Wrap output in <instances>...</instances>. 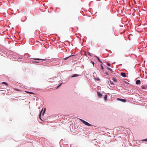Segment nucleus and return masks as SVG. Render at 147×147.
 <instances>
[{
    "mask_svg": "<svg viewBox=\"0 0 147 147\" xmlns=\"http://www.w3.org/2000/svg\"><path fill=\"white\" fill-rule=\"evenodd\" d=\"M80 120L84 124H85V125H87L90 126H91V125L90 124H89V123H88L87 122L85 121H84V120H83L82 119H80Z\"/></svg>",
    "mask_w": 147,
    "mask_h": 147,
    "instance_id": "1",
    "label": "nucleus"
},
{
    "mask_svg": "<svg viewBox=\"0 0 147 147\" xmlns=\"http://www.w3.org/2000/svg\"><path fill=\"white\" fill-rule=\"evenodd\" d=\"M117 100H120L121 101L123 102H126V100L125 99H120L119 98H117Z\"/></svg>",
    "mask_w": 147,
    "mask_h": 147,
    "instance_id": "2",
    "label": "nucleus"
},
{
    "mask_svg": "<svg viewBox=\"0 0 147 147\" xmlns=\"http://www.w3.org/2000/svg\"><path fill=\"white\" fill-rule=\"evenodd\" d=\"M121 76L123 77H126V75L125 73L122 72L121 73Z\"/></svg>",
    "mask_w": 147,
    "mask_h": 147,
    "instance_id": "3",
    "label": "nucleus"
},
{
    "mask_svg": "<svg viewBox=\"0 0 147 147\" xmlns=\"http://www.w3.org/2000/svg\"><path fill=\"white\" fill-rule=\"evenodd\" d=\"M136 84H140V80H138L136 81Z\"/></svg>",
    "mask_w": 147,
    "mask_h": 147,
    "instance_id": "4",
    "label": "nucleus"
},
{
    "mask_svg": "<svg viewBox=\"0 0 147 147\" xmlns=\"http://www.w3.org/2000/svg\"><path fill=\"white\" fill-rule=\"evenodd\" d=\"M34 59L35 60H43V61H45L46 60V59H40L37 58H34Z\"/></svg>",
    "mask_w": 147,
    "mask_h": 147,
    "instance_id": "5",
    "label": "nucleus"
},
{
    "mask_svg": "<svg viewBox=\"0 0 147 147\" xmlns=\"http://www.w3.org/2000/svg\"><path fill=\"white\" fill-rule=\"evenodd\" d=\"M78 76V74H74V75H73L72 76H71V77L72 78H73V77H77Z\"/></svg>",
    "mask_w": 147,
    "mask_h": 147,
    "instance_id": "6",
    "label": "nucleus"
},
{
    "mask_svg": "<svg viewBox=\"0 0 147 147\" xmlns=\"http://www.w3.org/2000/svg\"><path fill=\"white\" fill-rule=\"evenodd\" d=\"M97 93L98 96H102V94L100 93V92L98 91Z\"/></svg>",
    "mask_w": 147,
    "mask_h": 147,
    "instance_id": "7",
    "label": "nucleus"
},
{
    "mask_svg": "<svg viewBox=\"0 0 147 147\" xmlns=\"http://www.w3.org/2000/svg\"><path fill=\"white\" fill-rule=\"evenodd\" d=\"M141 88L142 89H147V86H142Z\"/></svg>",
    "mask_w": 147,
    "mask_h": 147,
    "instance_id": "8",
    "label": "nucleus"
},
{
    "mask_svg": "<svg viewBox=\"0 0 147 147\" xmlns=\"http://www.w3.org/2000/svg\"><path fill=\"white\" fill-rule=\"evenodd\" d=\"M96 57L97 58V60H98V61L100 62L101 63H102V62L100 61V59L99 58V57H98L96 56Z\"/></svg>",
    "mask_w": 147,
    "mask_h": 147,
    "instance_id": "9",
    "label": "nucleus"
},
{
    "mask_svg": "<svg viewBox=\"0 0 147 147\" xmlns=\"http://www.w3.org/2000/svg\"><path fill=\"white\" fill-rule=\"evenodd\" d=\"M107 94H106L105 95L104 97V99L105 100H106L107 99Z\"/></svg>",
    "mask_w": 147,
    "mask_h": 147,
    "instance_id": "10",
    "label": "nucleus"
},
{
    "mask_svg": "<svg viewBox=\"0 0 147 147\" xmlns=\"http://www.w3.org/2000/svg\"><path fill=\"white\" fill-rule=\"evenodd\" d=\"M94 79L96 80H97V81H99V80H100V79L99 78H94Z\"/></svg>",
    "mask_w": 147,
    "mask_h": 147,
    "instance_id": "11",
    "label": "nucleus"
},
{
    "mask_svg": "<svg viewBox=\"0 0 147 147\" xmlns=\"http://www.w3.org/2000/svg\"><path fill=\"white\" fill-rule=\"evenodd\" d=\"M113 80L115 82H116L117 81V79L115 78H113Z\"/></svg>",
    "mask_w": 147,
    "mask_h": 147,
    "instance_id": "12",
    "label": "nucleus"
},
{
    "mask_svg": "<svg viewBox=\"0 0 147 147\" xmlns=\"http://www.w3.org/2000/svg\"><path fill=\"white\" fill-rule=\"evenodd\" d=\"M2 84H5V85L6 86H7L8 85V84H7L6 82H3L2 83Z\"/></svg>",
    "mask_w": 147,
    "mask_h": 147,
    "instance_id": "13",
    "label": "nucleus"
},
{
    "mask_svg": "<svg viewBox=\"0 0 147 147\" xmlns=\"http://www.w3.org/2000/svg\"><path fill=\"white\" fill-rule=\"evenodd\" d=\"M26 92L27 93H29V94H34V93H33V92Z\"/></svg>",
    "mask_w": 147,
    "mask_h": 147,
    "instance_id": "14",
    "label": "nucleus"
},
{
    "mask_svg": "<svg viewBox=\"0 0 147 147\" xmlns=\"http://www.w3.org/2000/svg\"><path fill=\"white\" fill-rule=\"evenodd\" d=\"M101 65H100V66H101V68L102 69V70H103L104 69V68H103V66L102 65V63H101Z\"/></svg>",
    "mask_w": 147,
    "mask_h": 147,
    "instance_id": "15",
    "label": "nucleus"
},
{
    "mask_svg": "<svg viewBox=\"0 0 147 147\" xmlns=\"http://www.w3.org/2000/svg\"><path fill=\"white\" fill-rule=\"evenodd\" d=\"M107 69L109 70H111V71H112V69L111 68H110L109 67H107Z\"/></svg>",
    "mask_w": 147,
    "mask_h": 147,
    "instance_id": "16",
    "label": "nucleus"
},
{
    "mask_svg": "<svg viewBox=\"0 0 147 147\" xmlns=\"http://www.w3.org/2000/svg\"><path fill=\"white\" fill-rule=\"evenodd\" d=\"M109 82H110V83L111 84H114V83L111 80H110Z\"/></svg>",
    "mask_w": 147,
    "mask_h": 147,
    "instance_id": "17",
    "label": "nucleus"
},
{
    "mask_svg": "<svg viewBox=\"0 0 147 147\" xmlns=\"http://www.w3.org/2000/svg\"><path fill=\"white\" fill-rule=\"evenodd\" d=\"M71 56H69V57H67L65 58H64V59H65V60H67V59H68L69 57H71Z\"/></svg>",
    "mask_w": 147,
    "mask_h": 147,
    "instance_id": "18",
    "label": "nucleus"
},
{
    "mask_svg": "<svg viewBox=\"0 0 147 147\" xmlns=\"http://www.w3.org/2000/svg\"><path fill=\"white\" fill-rule=\"evenodd\" d=\"M41 112L40 113V114L39 115V118L40 119H41Z\"/></svg>",
    "mask_w": 147,
    "mask_h": 147,
    "instance_id": "19",
    "label": "nucleus"
},
{
    "mask_svg": "<svg viewBox=\"0 0 147 147\" xmlns=\"http://www.w3.org/2000/svg\"><path fill=\"white\" fill-rule=\"evenodd\" d=\"M107 65L108 66H110V63H107Z\"/></svg>",
    "mask_w": 147,
    "mask_h": 147,
    "instance_id": "20",
    "label": "nucleus"
},
{
    "mask_svg": "<svg viewBox=\"0 0 147 147\" xmlns=\"http://www.w3.org/2000/svg\"><path fill=\"white\" fill-rule=\"evenodd\" d=\"M143 140L144 141H147V138L144 140Z\"/></svg>",
    "mask_w": 147,
    "mask_h": 147,
    "instance_id": "21",
    "label": "nucleus"
},
{
    "mask_svg": "<svg viewBox=\"0 0 147 147\" xmlns=\"http://www.w3.org/2000/svg\"><path fill=\"white\" fill-rule=\"evenodd\" d=\"M61 84H60V85H59V86L57 87V88H58L60 86H61Z\"/></svg>",
    "mask_w": 147,
    "mask_h": 147,
    "instance_id": "22",
    "label": "nucleus"
},
{
    "mask_svg": "<svg viewBox=\"0 0 147 147\" xmlns=\"http://www.w3.org/2000/svg\"><path fill=\"white\" fill-rule=\"evenodd\" d=\"M45 110L44 111H43V112L42 113V114H43L44 113H45Z\"/></svg>",
    "mask_w": 147,
    "mask_h": 147,
    "instance_id": "23",
    "label": "nucleus"
},
{
    "mask_svg": "<svg viewBox=\"0 0 147 147\" xmlns=\"http://www.w3.org/2000/svg\"><path fill=\"white\" fill-rule=\"evenodd\" d=\"M106 74H107V75H108V72H106Z\"/></svg>",
    "mask_w": 147,
    "mask_h": 147,
    "instance_id": "24",
    "label": "nucleus"
},
{
    "mask_svg": "<svg viewBox=\"0 0 147 147\" xmlns=\"http://www.w3.org/2000/svg\"><path fill=\"white\" fill-rule=\"evenodd\" d=\"M92 63H93V65H94V63L93 62H92Z\"/></svg>",
    "mask_w": 147,
    "mask_h": 147,
    "instance_id": "25",
    "label": "nucleus"
},
{
    "mask_svg": "<svg viewBox=\"0 0 147 147\" xmlns=\"http://www.w3.org/2000/svg\"><path fill=\"white\" fill-rule=\"evenodd\" d=\"M35 62L36 63H38V62Z\"/></svg>",
    "mask_w": 147,
    "mask_h": 147,
    "instance_id": "26",
    "label": "nucleus"
}]
</instances>
